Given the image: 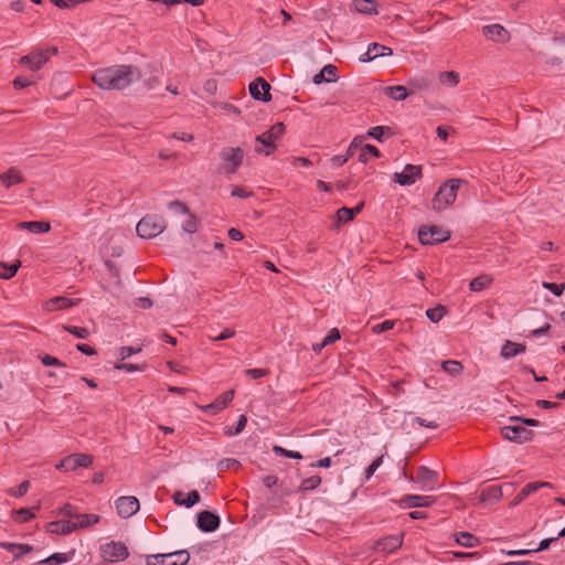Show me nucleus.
<instances>
[{"label":"nucleus","instance_id":"64","mask_svg":"<svg viewBox=\"0 0 565 565\" xmlns=\"http://www.w3.org/2000/svg\"><path fill=\"white\" fill-rule=\"evenodd\" d=\"M235 332L231 329H224L218 335L211 337L212 341H223L234 337Z\"/></svg>","mask_w":565,"mask_h":565},{"label":"nucleus","instance_id":"47","mask_svg":"<svg viewBox=\"0 0 565 565\" xmlns=\"http://www.w3.org/2000/svg\"><path fill=\"white\" fill-rule=\"evenodd\" d=\"M63 328L78 339H86L89 335V331L86 328L75 326H64Z\"/></svg>","mask_w":565,"mask_h":565},{"label":"nucleus","instance_id":"61","mask_svg":"<svg viewBox=\"0 0 565 565\" xmlns=\"http://www.w3.org/2000/svg\"><path fill=\"white\" fill-rule=\"evenodd\" d=\"M141 349L140 348H132V347H121L119 349V358L120 360H126L127 358H129L130 355L135 354V353H138L140 352Z\"/></svg>","mask_w":565,"mask_h":565},{"label":"nucleus","instance_id":"15","mask_svg":"<svg viewBox=\"0 0 565 565\" xmlns=\"http://www.w3.org/2000/svg\"><path fill=\"white\" fill-rule=\"evenodd\" d=\"M269 90L270 85L263 77H257L249 84V94L254 99L269 102L271 99Z\"/></svg>","mask_w":565,"mask_h":565},{"label":"nucleus","instance_id":"46","mask_svg":"<svg viewBox=\"0 0 565 565\" xmlns=\"http://www.w3.org/2000/svg\"><path fill=\"white\" fill-rule=\"evenodd\" d=\"M39 359L45 366H60V367L65 366V364L62 361H60L57 358H54L46 353L40 354Z\"/></svg>","mask_w":565,"mask_h":565},{"label":"nucleus","instance_id":"6","mask_svg":"<svg viewBox=\"0 0 565 565\" xmlns=\"http://www.w3.org/2000/svg\"><path fill=\"white\" fill-rule=\"evenodd\" d=\"M450 238V232L439 226L424 225L418 231V239L423 245H434Z\"/></svg>","mask_w":565,"mask_h":565},{"label":"nucleus","instance_id":"52","mask_svg":"<svg viewBox=\"0 0 565 565\" xmlns=\"http://www.w3.org/2000/svg\"><path fill=\"white\" fill-rule=\"evenodd\" d=\"M30 488V482L29 481H23L22 483H20L15 489H10L9 490V493L13 497H23L28 490Z\"/></svg>","mask_w":565,"mask_h":565},{"label":"nucleus","instance_id":"50","mask_svg":"<svg viewBox=\"0 0 565 565\" xmlns=\"http://www.w3.org/2000/svg\"><path fill=\"white\" fill-rule=\"evenodd\" d=\"M274 452L277 455H281L287 458H294V459H301L302 456L298 451L287 450L280 446H274L273 448Z\"/></svg>","mask_w":565,"mask_h":565},{"label":"nucleus","instance_id":"14","mask_svg":"<svg viewBox=\"0 0 565 565\" xmlns=\"http://www.w3.org/2000/svg\"><path fill=\"white\" fill-rule=\"evenodd\" d=\"M115 504L119 516L124 519L132 516L140 508L138 499L132 495L120 497L116 500Z\"/></svg>","mask_w":565,"mask_h":565},{"label":"nucleus","instance_id":"31","mask_svg":"<svg viewBox=\"0 0 565 565\" xmlns=\"http://www.w3.org/2000/svg\"><path fill=\"white\" fill-rule=\"evenodd\" d=\"M99 515L97 514H81L78 513L75 521H73V525H75V530L77 529H86L99 521Z\"/></svg>","mask_w":565,"mask_h":565},{"label":"nucleus","instance_id":"10","mask_svg":"<svg viewBox=\"0 0 565 565\" xmlns=\"http://www.w3.org/2000/svg\"><path fill=\"white\" fill-rule=\"evenodd\" d=\"M405 476L408 480L419 483L423 490L428 491L434 490L439 480V473L426 466H419L417 468L416 478Z\"/></svg>","mask_w":565,"mask_h":565},{"label":"nucleus","instance_id":"9","mask_svg":"<svg viewBox=\"0 0 565 565\" xmlns=\"http://www.w3.org/2000/svg\"><path fill=\"white\" fill-rule=\"evenodd\" d=\"M501 435L504 439L518 444L526 443L533 438V431L523 426L522 423H514L501 427Z\"/></svg>","mask_w":565,"mask_h":565},{"label":"nucleus","instance_id":"24","mask_svg":"<svg viewBox=\"0 0 565 565\" xmlns=\"http://www.w3.org/2000/svg\"><path fill=\"white\" fill-rule=\"evenodd\" d=\"M46 531L52 534H70L75 531L72 520H61L47 523Z\"/></svg>","mask_w":565,"mask_h":565},{"label":"nucleus","instance_id":"33","mask_svg":"<svg viewBox=\"0 0 565 565\" xmlns=\"http://www.w3.org/2000/svg\"><path fill=\"white\" fill-rule=\"evenodd\" d=\"M492 281L493 278L490 275H480L470 281L469 289L473 292H478L489 287Z\"/></svg>","mask_w":565,"mask_h":565},{"label":"nucleus","instance_id":"7","mask_svg":"<svg viewBox=\"0 0 565 565\" xmlns=\"http://www.w3.org/2000/svg\"><path fill=\"white\" fill-rule=\"evenodd\" d=\"M57 53L56 47H49L45 51H36L32 52L28 55L22 56L19 60V64L28 67L30 71H39L41 67L47 63L50 56L55 55Z\"/></svg>","mask_w":565,"mask_h":565},{"label":"nucleus","instance_id":"57","mask_svg":"<svg viewBox=\"0 0 565 565\" xmlns=\"http://www.w3.org/2000/svg\"><path fill=\"white\" fill-rule=\"evenodd\" d=\"M510 422L512 423H522L523 426H531V427H537L540 425V422L533 418H523L519 416H512L510 417Z\"/></svg>","mask_w":565,"mask_h":565},{"label":"nucleus","instance_id":"56","mask_svg":"<svg viewBox=\"0 0 565 565\" xmlns=\"http://www.w3.org/2000/svg\"><path fill=\"white\" fill-rule=\"evenodd\" d=\"M245 374L254 380L264 377L269 374V370L267 369H247L245 370Z\"/></svg>","mask_w":565,"mask_h":565},{"label":"nucleus","instance_id":"37","mask_svg":"<svg viewBox=\"0 0 565 565\" xmlns=\"http://www.w3.org/2000/svg\"><path fill=\"white\" fill-rule=\"evenodd\" d=\"M370 157L379 158L380 151L376 147L367 143L364 145L363 148L361 149V152L359 154V161L365 163L367 162Z\"/></svg>","mask_w":565,"mask_h":565},{"label":"nucleus","instance_id":"2","mask_svg":"<svg viewBox=\"0 0 565 565\" xmlns=\"http://www.w3.org/2000/svg\"><path fill=\"white\" fill-rule=\"evenodd\" d=\"M462 182L460 179H450L443 183L431 200V209L440 212L450 206L456 201Z\"/></svg>","mask_w":565,"mask_h":565},{"label":"nucleus","instance_id":"55","mask_svg":"<svg viewBox=\"0 0 565 565\" xmlns=\"http://www.w3.org/2000/svg\"><path fill=\"white\" fill-rule=\"evenodd\" d=\"M394 327V321L392 320H385L384 322L382 323H379V324H375L372 327V331L376 334L379 333H383V332H386L391 329H393Z\"/></svg>","mask_w":565,"mask_h":565},{"label":"nucleus","instance_id":"34","mask_svg":"<svg viewBox=\"0 0 565 565\" xmlns=\"http://www.w3.org/2000/svg\"><path fill=\"white\" fill-rule=\"evenodd\" d=\"M456 542L465 547H475L479 545L480 540L469 532H459L455 534Z\"/></svg>","mask_w":565,"mask_h":565},{"label":"nucleus","instance_id":"60","mask_svg":"<svg viewBox=\"0 0 565 565\" xmlns=\"http://www.w3.org/2000/svg\"><path fill=\"white\" fill-rule=\"evenodd\" d=\"M32 83H33V81L30 79L29 77L18 76L13 81V86H14L15 89H22V88H25V87L30 86Z\"/></svg>","mask_w":565,"mask_h":565},{"label":"nucleus","instance_id":"17","mask_svg":"<svg viewBox=\"0 0 565 565\" xmlns=\"http://www.w3.org/2000/svg\"><path fill=\"white\" fill-rule=\"evenodd\" d=\"M435 501L436 499L430 495L407 494L401 499L399 504L406 508H427Z\"/></svg>","mask_w":565,"mask_h":565},{"label":"nucleus","instance_id":"8","mask_svg":"<svg viewBox=\"0 0 565 565\" xmlns=\"http://www.w3.org/2000/svg\"><path fill=\"white\" fill-rule=\"evenodd\" d=\"M102 557L109 563L125 561L128 555V548L122 542L111 541L100 546Z\"/></svg>","mask_w":565,"mask_h":565},{"label":"nucleus","instance_id":"21","mask_svg":"<svg viewBox=\"0 0 565 565\" xmlns=\"http://www.w3.org/2000/svg\"><path fill=\"white\" fill-rule=\"evenodd\" d=\"M552 484L550 482H531L527 483L521 492L513 499V501L510 503L511 507H515L520 504L526 497H529L531 493H534L541 488H551Z\"/></svg>","mask_w":565,"mask_h":565},{"label":"nucleus","instance_id":"53","mask_svg":"<svg viewBox=\"0 0 565 565\" xmlns=\"http://www.w3.org/2000/svg\"><path fill=\"white\" fill-rule=\"evenodd\" d=\"M390 128L388 127H385V126H375L373 128H371L367 132V135L379 141L382 140L383 138V135L385 131H388Z\"/></svg>","mask_w":565,"mask_h":565},{"label":"nucleus","instance_id":"36","mask_svg":"<svg viewBox=\"0 0 565 565\" xmlns=\"http://www.w3.org/2000/svg\"><path fill=\"white\" fill-rule=\"evenodd\" d=\"M70 561V555L66 553H54L34 565H60Z\"/></svg>","mask_w":565,"mask_h":565},{"label":"nucleus","instance_id":"42","mask_svg":"<svg viewBox=\"0 0 565 565\" xmlns=\"http://www.w3.org/2000/svg\"><path fill=\"white\" fill-rule=\"evenodd\" d=\"M247 424V417L245 415H241L237 423H236V426L233 428V427H225L224 428V434L226 436H234V435H238L241 434L245 426Z\"/></svg>","mask_w":565,"mask_h":565},{"label":"nucleus","instance_id":"54","mask_svg":"<svg viewBox=\"0 0 565 565\" xmlns=\"http://www.w3.org/2000/svg\"><path fill=\"white\" fill-rule=\"evenodd\" d=\"M543 288L550 290L551 292H553L555 296H561L565 289V284H562V285H557L555 282H546L544 281L543 282Z\"/></svg>","mask_w":565,"mask_h":565},{"label":"nucleus","instance_id":"63","mask_svg":"<svg viewBox=\"0 0 565 565\" xmlns=\"http://www.w3.org/2000/svg\"><path fill=\"white\" fill-rule=\"evenodd\" d=\"M105 266L107 267L110 275L118 280V284H120L119 269L116 267V265L111 260H106Z\"/></svg>","mask_w":565,"mask_h":565},{"label":"nucleus","instance_id":"1","mask_svg":"<svg viewBox=\"0 0 565 565\" xmlns=\"http://www.w3.org/2000/svg\"><path fill=\"white\" fill-rule=\"evenodd\" d=\"M140 78V72L132 65H114L96 70L92 81L106 90H122Z\"/></svg>","mask_w":565,"mask_h":565},{"label":"nucleus","instance_id":"48","mask_svg":"<svg viewBox=\"0 0 565 565\" xmlns=\"http://www.w3.org/2000/svg\"><path fill=\"white\" fill-rule=\"evenodd\" d=\"M13 515H14L15 520L19 522H26L34 516V514L28 508L14 510Z\"/></svg>","mask_w":565,"mask_h":565},{"label":"nucleus","instance_id":"41","mask_svg":"<svg viewBox=\"0 0 565 565\" xmlns=\"http://www.w3.org/2000/svg\"><path fill=\"white\" fill-rule=\"evenodd\" d=\"M441 367L446 373L450 375H457L462 371V364L459 361L455 360L444 361Z\"/></svg>","mask_w":565,"mask_h":565},{"label":"nucleus","instance_id":"18","mask_svg":"<svg viewBox=\"0 0 565 565\" xmlns=\"http://www.w3.org/2000/svg\"><path fill=\"white\" fill-rule=\"evenodd\" d=\"M79 301H81L79 299H71L67 297L58 296V297H54V298H51L47 301H45L43 305V309L49 312L56 311V310H63L66 308L77 306L79 303Z\"/></svg>","mask_w":565,"mask_h":565},{"label":"nucleus","instance_id":"59","mask_svg":"<svg viewBox=\"0 0 565 565\" xmlns=\"http://www.w3.org/2000/svg\"><path fill=\"white\" fill-rule=\"evenodd\" d=\"M409 84L419 89H428L430 87V79L426 77L413 78Z\"/></svg>","mask_w":565,"mask_h":565},{"label":"nucleus","instance_id":"19","mask_svg":"<svg viewBox=\"0 0 565 565\" xmlns=\"http://www.w3.org/2000/svg\"><path fill=\"white\" fill-rule=\"evenodd\" d=\"M234 397V391L230 390L221 394L214 402L211 404L202 407V409L205 413H209L211 415H215L222 409H224L233 399Z\"/></svg>","mask_w":565,"mask_h":565},{"label":"nucleus","instance_id":"12","mask_svg":"<svg viewBox=\"0 0 565 565\" xmlns=\"http://www.w3.org/2000/svg\"><path fill=\"white\" fill-rule=\"evenodd\" d=\"M285 132V126L282 122H276L262 135L256 137V141L266 147L265 154H270L276 148L275 141L279 139Z\"/></svg>","mask_w":565,"mask_h":565},{"label":"nucleus","instance_id":"11","mask_svg":"<svg viewBox=\"0 0 565 565\" xmlns=\"http://www.w3.org/2000/svg\"><path fill=\"white\" fill-rule=\"evenodd\" d=\"M93 463V458L85 454H73L63 458L55 468L57 470L73 471L79 467L88 468Z\"/></svg>","mask_w":565,"mask_h":565},{"label":"nucleus","instance_id":"62","mask_svg":"<svg viewBox=\"0 0 565 565\" xmlns=\"http://www.w3.org/2000/svg\"><path fill=\"white\" fill-rule=\"evenodd\" d=\"M234 466H239V462L237 460H235V459L226 458V459H222L218 462L217 468L220 470H226V469H231Z\"/></svg>","mask_w":565,"mask_h":565},{"label":"nucleus","instance_id":"16","mask_svg":"<svg viewBox=\"0 0 565 565\" xmlns=\"http://www.w3.org/2000/svg\"><path fill=\"white\" fill-rule=\"evenodd\" d=\"M198 527L202 532H214L220 526V518L210 511H202L198 514Z\"/></svg>","mask_w":565,"mask_h":565},{"label":"nucleus","instance_id":"39","mask_svg":"<svg viewBox=\"0 0 565 565\" xmlns=\"http://www.w3.org/2000/svg\"><path fill=\"white\" fill-rule=\"evenodd\" d=\"M20 266H21V263L19 260L17 263L12 264L11 266H7L4 263H0V278H2V279L12 278L17 274Z\"/></svg>","mask_w":565,"mask_h":565},{"label":"nucleus","instance_id":"32","mask_svg":"<svg viewBox=\"0 0 565 565\" xmlns=\"http://www.w3.org/2000/svg\"><path fill=\"white\" fill-rule=\"evenodd\" d=\"M0 546L3 550L9 551V552H14V551L19 552L14 555V559H18L21 556V554H23V553H30L33 551V546H31L29 544L1 542Z\"/></svg>","mask_w":565,"mask_h":565},{"label":"nucleus","instance_id":"5","mask_svg":"<svg viewBox=\"0 0 565 565\" xmlns=\"http://www.w3.org/2000/svg\"><path fill=\"white\" fill-rule=\"evenodd\" d=\"M220 158L224 161L223 171L232 174L242 166L244 150L241 147L223 148L220 152Z\"/></svg>","mask_w":565,"mask_h":565},{"label":"nucleus","instance_id":"13","mask_svg":"<svg viewBox=\"0 0 565 565\" xmlns=\"http://www.w3.org/2000/svg\"><path fill=\"white\" fill-rule=\"evenodd\" d=\"M394 181L399 185H412L422 178V167L415 164H406L402 172H395Z\"/></svg>","mask_w":565,"mask_h":565},{"label":"nucleus","instance_id":"22","mask_svg":"<svg viewBox=\"0 0 565 565\" xmlns=\"http://www.w3.org/2000/svg\"><path fill=\"white\" fill-rule=\"evenodd\" d=\"M402 545V536L391 535L376 542V550L384 553H392Z\"/></svg>","mask_w":565,"mask_h":565},{"label":"nucleus","instance_id":"28","mask_svg":"<svg viewBox=\"0 0 565 565\" xmlns=\"http://www.w3.org/2000/svg\"><path fill=\"white\" fill-rule=\"evenodd\" d=\"M18 228H25L34 234L46 233L50 231L51 225L47 222L42 221H31V222H20L17 225Z\"/></svg>","mask_w":565,"mask_h":565},{"label":"nucleus","instance_id":"3","mask_svg":"<svg viewBox=\"0 0 565 565\" xmlns=\"http://www.w3.org/2000/svg\"><path fill=\"white\" fill-rule=\"evenodd\" d=\"M167 227L166 220L160 215H146L142 217L137 226L136 232L141 238H153L161 234Z\"/></svg>","mask_w":565,"mask_h":565},{"label":"nucleus","instance_id":"44","mask_svg":"<svg viewBox=\"0 0 565 565\" xmlns=\"http://www.w3.org/2000/svg\"><path fill=\"white\" fill-rule=\"evenodd\" d=\"M189 217L188 220L182 224V230L185 233L193 234L199 228V220L190 212V214H186Z\"/></svg>","mask_w":565,"mask_h":565},{"label":"nucleus","instance_id":"45","mask_svg":"<svg viewBox=\"0 0 565 565\" xmlns=\"http://www.w3.org/2000/svg\"><path fill=\"white\" fill-rule=\"evenodd\" d=\"M445 311V307L438 306L436 308L428 309L426 311V316L431 322L436 323L443 319Z\"/></svg>","mask_w":565,"mask_h":565},{"label":"nucleus","instance_id":"25","mask_svg":"<svg viewBox=\"0 0 565 565\" xmlns=\"http://www.w3.org/2000/svg\"><path fill=\"white\" fill-rule=\"evenodd\" d=\"M24 181L21 172L15 168H10L8 171L0 174V182L7 188H11L14 184L22 183Z\"/></svg>","mask_w":565,"mask_h":565},{"label":"nucleus","instance_id":"38","mask_svg":"<svg viewBox=\"0 0 565 565\" xmlns=\"http://www.w3.org/2000/svg\"><path fill=\"white\" fill-rule=\"evenodd\" d=\"M321 483V478L319 476H312L306 478L301 481L298 491H311L317 489Z\"/></svg>","mask_w":565,"mask_h":565},{"label":"nucleus","instance_id":"23","mask_svg":"<svg viewBox=\"0 0 565 565\" xmlns=\"http://www.w3.org/2000/svg\"><path fill=\"white\" fill-rule=\"evenodd\" d=\"M338 68L332 64L324 65L322 70L313 76V83L316 85H320L324 82L331 83L338 79L337 76Z\"/></svg>","mask_w":565,"mask_h":565},{"label":"nucleus","instance_id":"35","mask_svg":"<svg viewBox=\"0 0 565 565\" xmlns=\"http://www.w3.org/2000/svg\"><path fill=\"white\" fill-rule=\"evenodd\" d=\"M363 206H364V203L361 202L353 209H349L345 206L339 209L337 212L339 222H349V221L353 220L355 214H358L362 211Z\"/></svg>","mask_w":565,"mask_h":565},{"label":"nucleus","instance_id":"43","mask_svg":"<svg viewBox=\"0 0 565 565\" xmlns=\"http://www.w3.org/2000/svg\"><path fill=\"white\" fill-rule=\"evenodd\" d=\"M369 51L373 52L375 57L393 55V51L391 47H387L380 43H371L369 45Z\"/></svg>","mask_w":565,"mask_h":565},{"label":"nucleus","instance_id":"20","mask_svg":"<svg viewBox=\"0 0 565 565\" xmlns=\"http://www.w3.org/2000/svg\"><path fill=\"white\" fill-rule=\"evenodd\" d=\"M486 38L494 42H507L510 39L509 32L500 24L486 25L482 29Z\"/></svg>","mask_w":565,"mask_h":565},{"label":"nucleus","instance_id":"30","mask_svg":"<svg viewBox=\"0 0 565 565\" xmlns=\"http://www.w3.org/2000/svg\"><path fill=\"white\" fill-rule=\"evenodd\" d=\"M503 495V487L501 486H491L482 490L480 494V501L487 502V501H498Z\"/></svg>","mask_w":565,"mask_h":565},{"label":"nucleus","instance_id":"26","mask_svg":"<svg viewBox=\"0 0 565 565\" xmlns=\"http://www.w3.org/2000/svg\"><path fill=\"white\" fill-rule=\"evenodd\" d=\"M525 350H526L525 344L515 343L510 340H507L501 348L500 354L503 359L508 360V359L516 356L520 353L525 352Z\"/></svg>","mask_w":565,"mask_h":565},{"label":"nucleus","instance_id":"58","mask_svg":"<svg viewBox=\"0 0 565 565\" xmlns=\"http://www.w3.org/2000/svg\"><path fill=\"white\" fill-rule=\"evenodd\" d=\"M63 515L65 516H68L70 520L72 521H75L76 516H77V511H76V508L70 503H66L62 507L61 511H60Z\"/></svg>","mask_w":565,"mask_h":565},{"label":"nucleus","instance_id":"40","mask_svg":"<svg viewBox=\"0 0 565 565\" xmlns=\"http://www.w3.org/2000/svg\"><path fill=\"white\" fill-rule=\"evenodd\" d=\"M439 81L444 85L456 86L459 83V74L454 71L441 72L439 74Z\"/></svg>","mask_w":565,"mask_h":565},{"label":"nucleus","instance_id":"4","mask_svg":"<svg viewBox=\"0 0 565 565\" xmlns=\"http://www.w3.org/2000/svg\"><path fill=\"white\" fill-rule=\"evenodd\" d=\"M190 559L186 551H178L166 554L148 555L147 565H185Z\"/></svg>","mask_w":565,"mask_h":565},{"label":"nucleus","instance_id":"49","mask_svg":"<svg viewBox=\"0 0 565 565\" xmlns=\"http://www.w3.org/2000/svg\"><path fill=\"white\" fill-rule=\"evenodd\" d=\"M168 209L169 210H172V211H175L177 213H180V214H183V215H186V214H190V210L189 207L186 206L185 203L181 202V201H172L168 204Z\"/></svg>","mask_w":565,"mask_h":565},{"label":"nucleus","instance_id":"29","mask_svg":"<svg viewBox=\"0 0 565 565\" xmlns=\"http://www.w3.org/2000/svg\"><path fill=\"white\" fill-rule=\"evenodd\" d=\"M384 94L397 102L405 100L411 95L407 88L403 85L387 86L384 88Z\"/></svg>","mask_w":565,"mask_h":565},{"label":"nucleus","instance_id":"27","mask_svg":"<svg viewBox=\"0 0 565 565\" xmlns=\"http://www.w3.org/2000/svg\"><path fill=\"white\" fill-rule=\"evenodd\" d=\"M354 10L363 14H377V2L375 0H354Z\"/></svg>","mask_w":565,"mask_h":565},{"label":"nucleus","instance_id":"51","mask_svg":"<svg viewBox=\"0 0 565 565\" xmlns=\"http://www.w3.org/2000/svg\"><path fill=\"white\" fill-rule=\"evenodd\" d=\"M201 500V495L200 493L196 491V490H193V491H190L188 493V497L185 498V500L183 501V505L185 508H191L193 507L194 504L199 503Z\"/></svg>","mask_w":565,"mask_h":565}]
</instances>
